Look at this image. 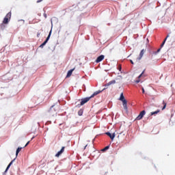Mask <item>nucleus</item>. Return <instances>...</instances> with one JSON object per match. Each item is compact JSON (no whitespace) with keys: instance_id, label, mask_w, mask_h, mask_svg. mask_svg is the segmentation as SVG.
<instances>
[{"instance_id":"1","label":"nucleus","mask_w":175,"mask_h":175,"mask_svg":"<svg viewBox=\"0 0 175 175\" xmlns=\"http://www.w3.org/2000/svg\"><path fill=\"white\" fill-rule=\"evenodd\" d=\"M120 100L122 101V105L124 110L126 111H128L127 101L126 100L125 97L124 96V93H121Z\"/></svg>"},{"instance_id":"2","label":"nucleus","mask_w":175,"mask_h":175,"mask_svg":"<svg viewBox=\"0 0 175 175\" xmlns=\"http://www.w3.org/2000/svg\"><path fill=\"white\" fill-rule=\"evenodd\" d=\"M10 18H12V12H8L6 16H5V18L3 20V24H9V22L10 21Z\"/></svg>"},{"instance_id":"3","label":"nucleus","mask_w":175,"mask_h":175,"mask_svg":"<svg viewBox=\"0 0 175 175\" xmlns=\"http://www.w3.org/2000/svg\"><path fill=\"white\" fill-rule=\"evenodd\" d=\"M52 29H51L49 36H47L46 39L45 40V41L40 46V47L41 49H43V47H44V46H46V44H47V42H49V40H50V36H51V32H52Z\"/></svg>"},{"instance_id":"4","label":"nucleus","mask_w":175,"mask_h":175,"mask_svg":"<svg viewBox=\"0 0 175 175\" xmlns=\"http://www.w3.org/2000/svg\"><path fill=\"white\" fill-rule=\"evenodd\" d=\"M49 116H54L55 114H57V111L55 110V108L54 107V105L51 107L50 109L49 110Z\"/></svg>"},{"instance_id":"5","label":"nucleus","mask_w":175,"mask_h":175,"mask_svg":"<svg viewBox=\"0 0 175 175\" xmlns=\"http://www.w3.org/2000/svg\"><path fill=\"white\" fill-rule=\"evenodd\" d=\"M144 116H146V111L143 110L139 113V116L136 118V120L139 121L142 120Z\"/></svg>"},{"instance_id":"6","label":"nucleus","mask_w":175,"mask_h":175,"mask_svg":"<svg viewBox=\"0 0 175 175\" xmlns=\"http://www.w3.org/2000/svg\"><path fill=\"white\" fill-rule=\"evenodd\" d=\"M90 99H91V96L81 99V106L85 105V103H87V102H89Z\"/></svg>"},{"instance_id":"7","label":"nucleus","mask_w":175,"mask_h":175,"mask_svg":"<svg viewBox=\"0 0 175 175\" xmlns=\"http://www.w3.org/2000/svg\"><path fill=\"white\" fill-rule=\"evenodd\" d=\"M103 59H105V55H101L97 57L96 62V64H99V62H101V61H103Z\"/></svg>"},{"instance_id":"8","label":"nucleus","mask_w":175,"mask_h":175,"mask_svg":"<svg viewBox=\"0 0 175 175\" xmlns=\"http://www.w3.org/2000/svg\"><path fill=\"white\" fill-rule=\"evenodd\" d=\"M105 135H107V136H109V137H110L111 139L114 140V138L116 137V133H110V132H107L105 133Z\"/></svg>"},{"instance_id":"9","label":"nucleus","mask_w":175,"mask_h":175,"mask_svg":"<svg viewBox=\"0 0 175 175\" xmlns=\"http://www.w3.org/2000/svg\"><path fill=\"white\" fill-rule=\"evenodd\" d=\"M64 151H65V147L64 146H63L62 148V149L59 152H57V153L55 154V157L57 158H58L59 157V155L63 154Z\"/></svg>"},{"instance_id":"10","label":"nucleus","mask_w":175,"mask_h":175,"mask_svg":"<svg viewBox=\"0 0 175 175\" xmlns=\"http://www.w3.org/2000/svg\"><path fill=\"white\" fill-rule=\"evenodd\" d=\"M144 53H146V50L145 49H142L139 53V56L137 58V59L139 61H140V59H142V58H143V56L144 55Z\"/></svg>"},{"instance_id":"11","label":"nucleus","mask_w":175,"mask_h":175,"mask_svg":"<svg viewBox=\"0 0 175 175\" xmlns=\"http://www.w3.org/2000/svg\"><path fill=\"white\" fill-rule=\"evenodd\" d=\"M170 33H168L166 36V38L164 39L163 42H162V44H161V48L162 49V47L163 46H165V43H166V40H167V38H170Z\"/></svg>"},{"instance_id":"12","label":"nucleus","mask_w":175,"mask_h":175,"mask_svg":"<svg viewBox=\"0 0 175 175\" xmlns=\"http://www.w3.org/2000/svg\"><path fill=\"white\" fill-rule=\"evenodd\" d=\"M170 33H168L166 36V38L164 39L163 42H162V44H161V48L162 49V47L163 46H165V43H166V40H167V38H170Z\"/></svg>"},{"instance_id":"13","label":"nucleus","mask_w":175,"mask_h":175,"mask_svg":"<svg viewBox=\"0 0 175 175\" xmlns=\"http://www.w3.org/2000/svg\"><path fill=\"white\" fill-rule=\"evenodd\" d=\"M112 84H116V80L110 81L108 83L105 85V87H109V85H111Z\"/></svg>"},{"instance_id":"14","label":"nucleus","mask_w":175,"mask_h":175,"mask_svg":"<svg viewBox=\"0 0 175 175\" xmlns=\"http://www.w3.org/2000/svg\"><path fill=\"white\" fill-rule=\"evenodd\" d=\"M73 70H75V68L70 70L67 73L66 77H70L72 73H73Z\"/></svg>"},{"instance_id":"15","label":"nucleus","mask_w":175,"mask_h":175,"mask_svg":"<svg viewBox=\"0 0 175 175\" xmlns=\"http://www.w3.org/2000/svg\"><path fill=\"white\" fill-rule=\"evenodd\" d=\"M101 92H102V91H100V90H98V91L95 92L90 96V98H94L95 96H96V95L100 94Z\"/></svg>"},{"instance_id":"16","label":"nucleus","mask_w":175,"mask_h":175,"mask_svg":"<svg viewBox=\"0 0 175 175\" xmlns=\"http://www.w3.org/2000/svg\"><path fill=\"white\" fill-rule=\"evenodd\" d=\"M13 162H14V159L12 160L10 163L9 165H8L6 170H5V172H8V170H9V169L10 168V166H12V165H13Z\"/></svg>"},{"instance_id":"17","label":"nucleus","mask_w":175,"mask_h":175,"mask_svg":"<svg viewBox=\"0 0 175 175\" xmlns=\"http://www.w3.org/2000/svg\"><path fill=\"white\" fill-rule=\"evenodd\" d=\"M5 24L2 23L0 25V29H1V31H3V29H5V28H6V26L5 25Z\"/></svg>"},{"instance_id":"18","label":"nucleus","mask_w":175,"mask_h":175,"mask_svg":"<svg viewBox=\"0 0 175 175\" xmlns=\"http://www.w3.org/2000/svg\"><path fill=\"white\" fill-rule=\"evenodd\" d=\"M159 111H161V110L157 109V110L155 111L151 112V113H150V116H155V114H158V113H159Z\"/></svg>"},{"instance_id":"19","label":"nucleus","mask_w":175,"mask_h":175,"mask_svg":"<svg viewBox=\"0 0 175 175\" xmlns=\"http://www.w3.org/2000/svg\"><path fill=\"white\" fill-rule=\"evenodd\" d=\"M21 150H23V148H21V147H19L16 149V157L18 155V153L20 152V151H21Z\"/></svg>"},{"instance_id":"20","label":"nucleus","mask_w":175,"mask_h":175,"mask_svg":"<svg viewBox=\"0 0 175 175\" xmlns=\"http://www.w3.org/2000/svg\"><path fill=\"white\" fill-rule=\"evenodd\" d=\"M163 107L162 108V110H165V109H166V102H165V100L163 101Z\"/></svg>"},{"instance_id":"21","label":"nucleus","mask_w":175,"mask_h":175,"mask_svg":"<svg viewBox=\"0 0 175 175\" xmlns=\"http://www.w3.org/2000/svg\"><path fill=\"white\" fill-rule=\"evenodd\" d=\"M109 148H110V146H107L105 148L102 149L101 151L105 152V151H107V150H109Z\"/></svg>"},{"instance_id":"22","label":"nucleus","mask_w":175,"mask_h":175,"mask_svg":"<svg viewBox=\"0 0 175 175\" xmlns=\"http://www.w3.org/2000/svg\"><path fill=\"white\" fill-rule=\"evenodd\" d=\"M78 116H83V109H80L78 111Z\"/></svg>"},{"instance_id":"23","label":"nucleus","mask_w":175,"mask_h":175,"mask_svg":"<svg viewBox=\"0 0 175 175\" xmlns=\"http://www.w3.org/2000/svg\"><path fill=\"white\" fill-rule=\"evenodd\" d=\"M146 70H144L142 74L138 77V79H140V77H142V76H143V75L144 74V72H145Z\"/></svg>"},{"instance_id":"24","label":"nucleus","mask_w":175,"mask_h":175,"mask_svg":"<svg viewBox=\"0 0 175 175\" xmlns=\"http://www.w3.org/2000/svg\"><path fill=\"white\" fill-rule=\"evenodd\" d=\"M121 69H122V68L121 67V65L118 66V70H120V72H121Z\"/></svg>"},{"instance_id":"25","label":"nucleus","mask_w":175,"mask_h":175,"mask_svg":"<svg viewBox=\"0 0 175 175\" xmlns=\"http://www.w3.org/2000/svg\"><path fill=\"white\" fill-rule=\"evenodd\" d=\"M39 36H40V33L38 32V33H37V38H39Z\"/></svg>"},{"instance_id":"26","label":"nucleus","mask_w":175,"mask_h":175,"mask_svg":"<svg viewBox=\"0 0 175 175\" xmlns=\"http://www.w3.org/2000/svg\"><path fill=\"white\" fill-rule=\"evenodd\" d=\"M142 93L144 94L145 92L144 88H142Z\"/></svg>"},{"instance_id":"27","label":"nucleus","mask_w":175,"mask_h":175,"mask_svg":"<svg viewBox=\"0 0 175 175\" xmlns=\"http://www.w3.org/2000/svg\"><path fill=\"white\" fill-rule=\"evenodd\" d=\"M42 1H43V0H38L37 3H39L42 2Z\"/></svg>"},{"instance_id":"28","label":"nucleus","mask_w":175,"mask_h":175,"mask_svg":"<svg viewBox=\"0 0 175 175\" xmlns=\"http://www.w3.org/2000/svg\"><path fill=\"white\" fill-rule=\"evenodd\" d=\"M28 144H29V141L27 142V143L25 144V147H27V146H28Z\"/></svg>"},{"instance_id":"29","label":"nucleus","mask_w":175,"mask_h":175,"mask_svg":"<svg viewBox=\"0 0 175 175\" xmlns=\"http://www.w3.org/2000/svg\"><path fill=\"white\" fill-rule=\"evenodd\" d=\"M135 83H140V80L139 79H138V80H137V81H135Z\"/></svg>"},{"instance_id":"30","label":"nucleus","mask_w":175,"mask_h":175,"mask_svg":"<svg viewBox=\"0 0 175 175\" xmlns=\"http://www.w3.org/2000/svg\"><path fill=\"white\" fill-rule=\"evenodd\" d=\"M130 62H131V64H132V65H133V60H130Z\"/></svg>"},{"instance_id":"31","label":"nucleus","mask_w":175,"mask_h":175,"mask_svg":"<svg viewBox=\"0 0 175 175\" xmlns=\"http://www.w3.org/2000/svg\"><path fill=\"white\" fill-rule=\"evenodd\" d=\"M159 51H161V48L157 50V53H159Z\"/></svg>"},{"instance_id":"32","label":"nucleus","mask_w":175,"mask_h":175,"mask_svg":"<svg viewBox=\"0 0 175 175\" xmlns=\"http://www.w3.org/2000/svg\"><path fill=\"white\" fill-rule=\"evenodd\" d=\"M107 88V87L105 88L102 91H105V90H106Z\"/></svg>"},{"instance_id":"33","label":"nucleus","mask_w":175,"mask_h":175,"mask_svg":"<svg viewBox=\"0 0 175 175\" xmlns=\"http://www.w3.org/2000/svg\"><path fill=\"white\" fill-rule=\"evenodd\" d=\"M44 17H45V18H47V15L45 14V15H44Z\"/></svg>"},{"instance_id":"34","label":"nucleus","mask_w":175,"mask_h":175,"mask_svg":"<svg viewBox=\"0 0 175 175\" xmlns=\"http://www.w3.org/2000/svg\"><path fill=\"white\" fill-rule=\"evenodd\" d=\"M33 137H33L31 138V140H33Z\"/></svg>"}]
</instances>
